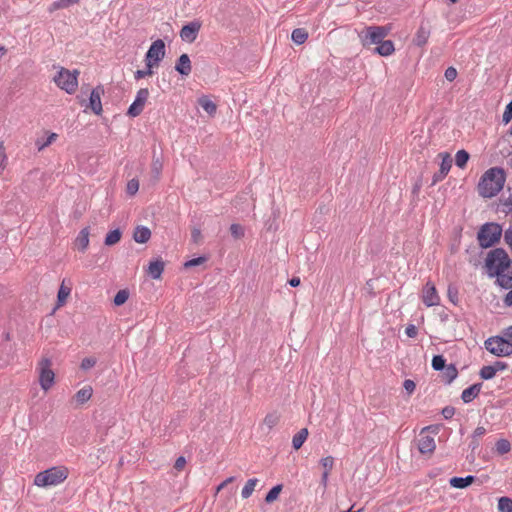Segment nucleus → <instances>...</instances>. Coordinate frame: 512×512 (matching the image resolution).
Listing matches in <instances>:
<instances>
[{
	"instance_id": "4c0bfd02",
	"label": "nucleus",
	"mask_w": 512,
	"mask_h": 512,
	"mask_svg": "<svg viewBox=\"0 0 512 512\" xmlns=\"http://www.w3.org/2000/svg\"><path fill=\"white\" fill-rule=\"evenodd\" d=\"M56 138H57V134L56 133H51L46 138V140H44V141L37 140L36 141V146H37L38 150L41 151L44 148L48 147L50 144H52L56 140Z\"/></svg>"
},
{
	"instance_id": "dca6fc26",
	"label": "nucleus",
	"mask_w": 512,
	"mask_h": 512,
	"mask_svg": "<svg viewBox=\"0 0 512 512\" xmlns=\"http://www.w3.org/2000/svg\"><path fill=\"white\" fill-rule=\"evenodd\" d=\"M482 383H475L468 388L464 389L461 394V399L464 403L472 402L480 393Z\"/></svg>"
},
{
	"instance_id": "473e14b6",
	"label": "nucleus",
	"mask_w": 512,
	"mask_h": 512,
	"mask_svg": "<svg viewBox=\"0 0 512 512\" xmlns=\"http://www.w3.org/2000/svg\"><path fill=\"white\" fill-rule=\"evenodd\" d=\"M499 512H512V499L508 497H500L498 500Z\"/></svg>"
},
{
	"instance_id": "4d7b16f0",
	"label": "nucleus",
	"mask_w": 512,
	"mask_h": 512,
	"mask_svg": "<svg viewBox=\"0 0 512 512\" xmlns=\"http://www.w3.org/2000/svg\"><path fill=\"white\" fill-rule=\"evenodd\" d=\"M186 464V459L183 456H180L176 459L174 468L178 471L182 470Z\"/></svg>"
},
{
	"instance_id": "72a5a7b5",
	"label": "nucleus",
	"mask_w": 512,
	"mask_h": 512,
	"mask_svg": "<svg viewBox=\"0 0 512 512\" xmlns=\"http://www.w3.org/2000/svg\"><path fill=\"white\" fill-rule=\"evenodd\" d=\"M479 375L483 380H490L496 375V373L492 365H487L481 368Z\"/></svg>"
},
{
	"instance_id": "cd10ccee",
	"label": "nucleus",
	"mask_w": 512,
	"mask_h": 512,
	"mask_svg": "<svg viewBox=\"0 0 512 512\" xmlns=\"http://www.w3.org/2000/svg\"><path fill=\"white\" fill-rule=\"evenodd\" d=\"M257 483H258L257 478L249 479L241 491L242 498H244V499L249 498L252 495L253 491L255 490Z\"/></svg>"
},
{
	"instance_id": "0eeeda50",
	"label": "nucleus",
	"mask_w": 512,
	"mask_h": 512,
	"mask_svg": "<svg viewBox=\"0 0 512 512\" xmlns=\"http://www.w3.org/2000/svg\"><path fill=\"white\" fill-rule=\"evenodd\" d=\"M485 348L498 357L512 354V342L504 335L502 337H491L485 341Z\"/></svg>"
},
{
	"instance_id": "5fc2aeb1",
	"label": "nucleus",
	"mask_w": 512,
	"mask_h": 512,
	"mask_svg": "<svg viewBox=\"0 0 512 512\" xmlns=\"http://www.w3.org/2000/svg\"><path fill=\"white\" fill-rule=\"evenodd\" d=\"M191 238H192V241L194 243H198L200 242V240L202 239V233H201V230L199 228H194L192 231H191Z\"/></svg>"
},
{
	"instance_id": "39448f33",
	"label": "nucleus",
	"mask_w": 512,
	"mask_h": 512,
	"mask_svg": "<svg viewBox=\"0 0 512 512\" xmlns=\"http://www.w3.org/2000/svg\"><path fill=\"white\" fill-rule=\"evenodd\" d=\"M79 71H70L60 67L57 74L53 77L54 83L68 94H73L78 87Z\"/></svg>"
},
{
	"instance_id": "a211bd4d",
	"label": "nucleus",
	"mask_w": 512,
	"mask_h": 512,
	"mask_svg": "<svg viewBox=\"0 0 512 512\" xmlns=\"http://www.w3.org/2000/svg\"><path fill=\"white\" fill-rule=\"evenodd\" d=\"M475 481V477L473 475H468L466 477H453L449 480V484L453 488L464 489L471 485Z\"/></svg>"
},
{
	"instance_id": "a19ab883",
	"label": "nucleus",
	"mask_w": 512,
	"mask_h": 512,
	"mask_svg": "<svg viewBox=\"0 0 512 512\" xmlns=\"http://www.w3.org/2000/svg\"><path fill=\"white\" fill-rule=\"evenodd\" d=\"M230 232L235 239H240L244 236V228L240 224H232Z\"/></svg>"
},
{
	"instance_id": "9d476101",
	"label": "nucleus",
	"mask_w": 512,
	"mask_h": 512,
	"mask_svg": "<svg viewBox=\"0 0 512 512\" xmlns=\"http://www.w3.org/2000/svg\"><path fill=\"white\" fill-rule=\"evenodd\" d=\"M149 97V91L147 88H142L137 92L136 98L128 109V115L136 117L143 111L145 102Z\"/></svg>"
},
{
	"instance_id": "052dcab7",
	"label": "nucleus",
	"mask_w": 512,
	"mask_h": 512,
	"mask_svg": "<svg viewBox=\"0 0 512 512\" xmlns=\"http://www.w3.org/2000/svg\"><path fill=\"white\" fill-rule=\"evenodd\" d=\"M234 481V477H229L227 478L226 480H224L218 487H217V492H219L220 490H222L225 486H227L229 483L233 482Z\"/></svg>"
},
{
	"instance_id": "6ab92c4d",
	"label": "nucleus",
	"mask_w": 512,
	"mask_h": 512,
	"mask_svg": "<svg viewBox=\"0 0 512 512\" xmlns=\"http://www.w3.org/2000/svg\"><path fill=\"white\" fill-rule=\"evenodd\" d=\"M151 237V231L145 226H137L135 228L133 239L137 243H146Z\"/></svg>"
},
{
	"instance_id": "7c9ffc66",
	"label": "nucleus",
	"mask_w": 512,
	"mask_h": 512,
	"mask_svg": "<svg viewBox=\"0 0 512 512\" xmlns=\"http://www.w3.org/2000/svg\"><path fill=\"white\" fill-rule=\"evenodd\" d=\"M442 371L447 383H451L458 375L456 367L452 364L446 366Z\"/></svg>"
},
{
	"instance_id": "6e6d98bb",
	"label": "nucleus",
	"mask_w": 512,
	"mask_h": 512,
	"mask_svg": "<svg viewBox=\"0 0 512 512\" xmlns=\"http://www.w3.org/2000/svg\"><path fill=\"white\" fill-rule=\"evenodd\" d=\"M504 240L506 244L512 249V225L505 231Z\"/></svg>"
},
{
	"instance_id": "f257e3e1",
	"label": "nucleus",
	"mask_w": 512,
	"mask_h": 512,
	"mask_svg": "<svg viewBox=\"0 0 512 512\" xmlns=\"http://www.w3.org/2000/svg\"><path fill=\"white\" fill-rule=\"evenodd\" d=\"M511 261L507 252L502 248L491 250L485 260V268L489 277H497V283L505 288L512 287V276H510Z\"/></svg>"
},
{
	"instance_id": "09e8293b",
	"label": "nucleus",
	"mask_w": 512,
	"mask_h": 512,
	"mask_svg": "<svg viewBox=\"0 0 512 512\" xmlns=\"http://www.w3.org/2000/svg\"><path fill=\"white\" fill-rule=\"evenodd\" d=\"M444 75H445V78L448 81H453L457 77V70L454 67H448L445 70V74Z\"/></svg>"
},
{
	"instance_id": "680f3d73",
	"label": "nucleus",
	"mask_w": 512,
	"mask_h": 512,
	"mask_svg": "<svg viewBox=\"0 0 512 512\" xmlns=\"http://www.w3.org/2000/svg\"><path fill=\"white\" fill-rule=\"evenodd\" d=\"M503 335L512 342V325L503 330Z\"/></svg>"
},
{
	"instance_id": "3c124183",
	"label": "nucleus",
	"mask_w": 512,
	"mask_h": 512,
	"mask_svg": "<svg viewBox=\"0 0 512 512\" xmlns=\"http://www.w3.org/2000/svg\"><path fill=\"white\" fill-rule=\"evenodd\" d=\"M405 334L409 337V338H415L418 334V330L416 328L415 325L413 324H409L406 329H405Z\"/></svg>"
},
{
	"instance_id": "4468645a",
	"label": "nucleus",
	"mask_w": 512,
	"mask_h": 512,
	"mask_svg": "<svg viewBox=\"0 0 512 512\" xmlns=\"http://www.w3.org/2000/svg\"><path fill=\"white\" fill-rule=\"evenodd\" d=\"M103 90L97 87L91 91L89 97V108L96 114L99 115L102 112L101 95Z\"/></svg>"
},
{
	"instance_id": "0e129e2a",
	"label": "nucleus",
	"mask_w": 512,
	"mask_h": 512,
	"mask_svg": "<svg viewBox=\"0 0 512 512\" xmlns=\"http://www.w3.org/2000/svg\"><path fill=\"white\" fill-rule=\"evenodd\" d=\"M328 477H329V473L328 471H324L322 476H321V484L326 487L327 486V482H328Z\"/></svg>"
},
{
	"instance_id": "aec40b11",
	"label": "nucleus",
	"mask_w": 512,
	"mask_h": 512,
	"mask_svg": "<svg viewBox=\"0 0 512 512\" xmlns=\"http://www.w3.org/2000/svg\"><path fill=\"white\" fill-rule=\"evenodd\" d=\"M381 56H390L394 51V43L391 40H382L374 49Z\"/></svg>"
},
{
	"instance_id": "2f4dec72",
	"label": "nucleus",
	"mask_w": 512,
	"mask_h": 512,
	"mask_svg": "<svg viewBox=\"0 0 512 512\" xmlns=\"http://www.w3.org/2000/svg\"><path fill=\"white\" fill-rule=\"evenodd\" d=\"M469 160V153L465 150H459L455 155V164L459 168H464Z\"/></svg>"
},
{
	"instance_id": "4be33fe9",
	"label": "nucleus",
	"mask_w": 512,
	"mask_h": 512,
	"mask_svg": "<svg viewBox=\"0 0 512 512\" xmlns=\"http://www.w3.org/2000/svg\"><path fill=\"white\" fill-rule=\"evenodd\" d=\"M198 105L210 116L216 113L217 106L207 96H202L198 99Z\"/></svg>"
},
{
	"instance_id": "9b49d317",
	"label": "nucleus",
	"mask_w": 512,
	"mask_h": 512,
	"mask_svg": "<svg viewBox=\"0 0 512 512\" xmlns=\"http://www.w3.org/2000/svg\"><path fill=\"white\" fill-rule=\"evenodd\" d=\"M429 428L430 427L423 428L417 439L418 450L421 454L432 453L436 448L434 438L425 434Z\"/></svg>"
},
{
	"instance_id": "393cba45",
	"label": "nucleus",
	"mask_w": 512,
	"mask_h": 512,
	"mask_svg": "<svg viewBox=\"0 0 512 512\" xmlns=\"http://www.w3.org/2000/svg\"><path fill=\"white\" fill-rule=\"evenodd\" d=\"M308 434V429L302 428L293 436L292 445L295 450H298L302 447L308 437Z\"/></svg>"
},
{
	"instance_id": "c85d7f7f",
	"label": "nucleus",
	"mask_w": 512,
	"mask_h": 512,
	"mask_svg": "<svg viewBox=\"0 0 512 512\" xmlns=\"http://www.w3.org/2000/svg\"><path fill=\"white\" fill-rule=\"evenodd\" d=\"M70 293H71V288L65 286V284L63 282L58 290V295H57L58 306H62L66 302Z\"/></svg>"
},
{
	"instance_id": "20e7f679",
	"label": "nucleus",
	"mask_w": 512,
	"mask_h": 512,
	"mask_svg": "<svg viewBox=\"0 0 512 512\" xmlns=\"http://www.w3.org/2000/svg\"><path fill=\"white\" fill-rule=\"evenodd\" d=\"M502 227L498 223L488 222L483 224L477 234V240L482 248H489L499 242L502 235Z\"/></svg>"
},
{
	"instance_id": "ea45409f",
	"label": "nucleus",
	"mask_w": 512,
	"mask_h": 512,
	"mask_svg": "<svg viewBox=\"0 0 512 512\" xmlns=\"http://www.w3.org/2000/svg\"><path fill=\"white\" fill-rule=\"evenodd\" d=\"M139 190V181L137 179H131L127 183L126 192L130 196L135 195Z\"/></svg>"
},
{
	"instance_id": "603ef678",
	"label": "nucleus",
	"mask_w": 512,
	"mask_h": 512,
	"mask_svg": "<svg viewBox=\"0 0 512 512\" xmlns=\"http://www.w3.org/2000/svg\"><path fill=\"white\" fill-rule=\"evenodd\" d=\"M404 389L407 391L408 394H412L416 388V385L414 381L410 379H406L403 383Z\"/></svg>"
},
{
	"instance_id": "c756f323",
	"label": "nucleus",
	"mask_w": 512,
	"mask_h": 512,
	"mask_svg": "<svg viewBox=\"0 0 512 512\" xmlns=\"http://www.w3.org/2000/svg\"><path fill=\"white\" fill-rule=\"evenodd\" d=\"M121 239V232L119 229L110 231L105 237V245L112 246L118 243Z\"/></svg>"
},
{
	"instance_id": "423d86ee",
	"label": "nucleus",
	"mask_w": 512,
	"mask_h": 512,
	"mask_svg": "<svg viewBox=\"0 0 512 512\" xmlns=\"http://www.w3.org/2000/svg\"><path fill=\"white\" fill-rule=\"evenodd\" d=\"M386 26H367L360 33L359 38L364 47L378 45L389 33Z\"/></svg>"
},
{
	"instance_id": "37998d69",
	"label": "nucleus",
	"mask_w": 512,
	"mask_h": 512,
	"mask_svg": "<svg viewBox=\"0 0 512 512\" xmlns=\"http://www.w3.org/2000/svg\"><path fill=\"white\" fill-rule=\"evenodd\" d=\"M512 120V100L506 106L504 113L502 115V121L505 124H508Z\"/></svg>"
},
{
	"instance_id": "49530a36",
	"label": "nucleus",
	"mask_w": 512,
	"mask_h": 512,
	"mask_svg": "<svg viewBox=\"0 0 512 512\" xmlns=\"http://www.w3.org/2000/svg\"><path fill=\"white\" fill-rule=\"evenodd\" d=\"M278 422V416L275 415V414H269L265 417L264 419V424L268 427V428H272L274 427Z\"/></svg>"
},
{
	"instance_id": "b1692460",
	"label": "nucleus",
	"mask_w": 512,
	"mask_h": 512,
	"mask_svg": "<svg viewBox=\"0 0 512 512\" xmlns=\"http://www.w3.org/2000/svg\"><path fill=\"white\" fill-rule=\"evenodd\" d=\"M164 270V263L160 260L150 262L148 273L153 279H159Z\"/></svg>"
},
{
	"instance_id": "bb28decb",
	"label": "nucleus",
	"mask_w": 512,
	"mask_h": 512,
	"mask_svg": "<svg viewBox=\"0 0 512 512\" xmlns=\"http://www.w3.org/2000/svg\"><path fill=\"white\" fill-rule=\"evenodd\" d=\"M291 38L294 43L301 45L307 40L308 33L305 29L296 28L292 31Z\"/></svg>"
},
{
	"instance_id": "f8f14e48",
	"label": "nucleus",
	"mask_w": 512,
	"mask_h": 512,
	"mask_svg": "<svg viewBox=\"0 0 512 512\" xmlns=\"http://www.w3.org/2000/svg\"><path fill=\"white\" fill-rule=\"evenodd\" d=\"M200 29L201 23L199 21H192L182 27L180 37L183 41L192 43L196 40Z\"/></svg>"
},
{
	"instance_id": "58836bf2",
	"label": "nucleus",
	"mask_w": 512,
	"mask_h": 512,
	"mask_svg": "<svg viewBox=\"0 0 512 512\" xmlns=\"http://www.w3.org/2000/svg\"><path fill=\"white\" fill-rule=\"evenodd\" d=\"M445 359L442 355H436L432 359V367L434 370L442 371L445 367Z\"/></svg>"
},
{
	"instance_id": "6e6552de",
	"label": "nucleus",
	"mask_w": 512,
	"mask_h": 512,
	"mask_svg": "<svg viewBox=\"0 0 512 512\" xmlns=\"http://www.w3.org/2000/svg\"><path fill=\"white\" fill-rule=\"evenodd\" d=\"M165 57V43L162 39L154 41L145 56V64L148 68H154L159 65Z\"/></svg>"
},
{
	"instance_id": "c03bdc74",
	"label": "nucleus",
	"mask_w": 512,
	"mask_h": 512,
	"mask_svg": "<svg viewBox=\"0 0 512 512\" xmlns=\"http://www.w3.org/2000/svg\"><path fill=\"white\" fill-rule=\"evenodd\" d=\"M162 170V164L159 162V160H155L152 163V173L154 180L157 181L160 177V173Z\"/></svg>"
},
{
	"instance_id": "338daca9",
	"label": "nucleus",
	"mask_w": 512,
	"mask_h": 512,
	"mask_svg": "<svg viewBox=\"0 0 512 512\" xmlns=\"http://www.w3.org/2000/svg\"><path fill=\"white\" fill-rule=\"evenodd\" d=\"M505 206L509 207V211H512V196L505 202Z\"/></svg>"
},
{
	"instance_id": "2eb2a0df",
	"label": "nucleus",
	"mask_w": 512,
	"mask_h": 512,
	"mask_svg": "<svg viewBox=\"0 0 512 512\" xmlns=\"http://www.w3.org/2000/svg\"><path fill=\"white\" fill-rule=\"evenodd\" d=\"M175 70L182 76H188L192 71L191 61L187 54H182L175 65Z\"/></svg>"
},
{
	"instance_id": "a878e982",
	"label": "nucleus",
	"mask_w": 512,
	"mask_h": 512,
	"mask_svg": "<svg viewBox=\"0 0 512 512\" xmlns=\"http://www.w3.org/2000/svg\"><path fill=\"white\" fill-rule=\"evenodd\" d=\"M441 158H442V161L440 163V172H441V177H446V175L448 174V172L450 171L451 167H452V159L450 157L449 154L447 153H442L440 154Z\"/></svg>"
},
{
	"instance_id": "7ed1b4c3",
	"label": "nucleus",
	"mask_w": 512,
	"mask_h": 512,
	"mask_svg": "<svg viewBox=\"0 0 512 512\" xmlns=\"http://www.w3.org/2000/svg\"><path fill=\"white\" fill-rule=\"evenodd\" d=\"M68 477V470L63 466H55L39 472L34 478V485L38 487L56 486Z\"/></svg>"
},
{
	"instance_id": "ddd939ff",
	"label": "nucleus",
	"mask_w": 512,
	"mask_h": 512,
	"mask_svg": "<svg viewBox=\"0 0 512 512\" xmlns=\"http://www.w3.org/2000/svg\"><path fill=\"white\" fill-rule=\"evenodd\" d=\"M422 301L427 307L436 306L440 302L436 288L431 282H427L423 288Z\"/></svg>"
},
{
	"instance_id": "f03ea898",
	"label": "nucleus",
	"mask_w": 512,
	"mask_h": 512,
	"mask_svg": "<svg viewBox=\"0 0 512 512\" xmlns=\"http://www.w3.org/2000/svg\"><path fill=\"white\" fill-rule=\"evenodd\" d=\"M506 174L501 167H492L484 172L478 183V193L483 198L496 196L504 187Z\"/></svg>"
},
{
	"instance_id": "f704fd0d",
	"label": "nucleus",
	"mask_w": 512,
	"mask_h": 512,
	"mask_svg": "<svg viewBox=\"0 0 512 512\" xmlns=\"http://www.w3.org/2000/svg\"><path fill=\"white\" fill-rule=\"evenodd\" d=\"M128 298H129V292L127 290H125V289L119 290L116 293L113 302L116 306H121L128 300Z\"/></svg>"
},
{
	"instance_id": "79ce46f5",
	"label": "nucleus",
	"mask_w": 512,
	"mask_h": 512,
	"mask_svg": "<svg viewBox=\"0 0 512 512\" xmlns=\"http://www.w3.org/2000/svg\"><path fill=\"white\" fill-rule=\"evenodd\" d=\"M320 464L323 466L325 471L328 473L332 470L334 465V458L332 456H327L321 459Z\"/></svg>"
},
{
	"instance_id": "bf43d9fd",
	"label": "nucleus",
	"mask_w": 512,
	"mask_h": 512,
	"mask_svg": "<svg viewBox=\"0 0 512 512\" xmlns=\"http://www.w3.org/2000/svg\"><path fill=\"white\" fill-rule=\"evenodd\" d=\"M486 433V429L482 426L477 427L473 432V437L478 438L482 437Z\"/></svg>"
},
{
	"instance_id": "e2e57ef3",
	"label": "nucleus",
	"mask_w": 512,
	"mask_h": 512,
	"mask_svg": "<svg viewBox=\"0 0 512 512\" xmlns=\"http://www.w3.org/2000/svg\"><path fill=\"white\" fill-rule=\"evenodd\" d=\"M504 302L507 306H512V289L505 296Z\"/></svg>"
},
{
	"instance_id": "13d9d810",
	"label": "nucleus",
	"mask_w": 512,
	"mask_h": 512,
	"mask_svg": "<svg viewBox=\"0 0 512 512\" xmlns=\"http://www.w3.org/2000/svg\"><path fill=\"white\" fill-rule=\"evenodd\" d=\"M492 366L495 369V373H497L498 371H503L508 367V365L502 361H496Z\"/></svg>"
},
{
	"instance_id": "774afa93",
	"label": "nucleus",
	"mask_w": 512,
	"mask_h": 512,
	"mask_svg": "<svg viewBox=\"0 0 512 512\" xmlns=\"http://www.w3.org/2000/svg\"><path fill=\"white\" fill-rule=\"evenodd\" d=\"M444 178L445 177H441V172L439 171L437 174L434 175V182L440 181Z\"/></svg>"
},
{
	"instance_id": "a18cd8bd",
	"label": "nucleus",
	"mask_w": 512,
	"mask_h": 512,
	"mask_svg": "<svg viewBox=\"0 0 512 512\" xmlns=\"http://www.w3.org/2000/svg\"><path fill=\"white\" fill-rule=\"evenodd\" d=\"M152 74H153V68H148L146 66L145 70H137L134 73V77L136 80H139V79L145 78L147 76H151Z\"/></svg>"
},
{
	"instance_id": "5701e85b",
	"label": "nucleus",
	"mask_w": 512,
	"mask_h": 512,
	"mask_svg": "<svg viewBox=\"0 0 512 512\" xmlns=\"http://www.w3.org/2000/svg\"><path fill=\"white\" fill-rule=\"evenodd\" d=\"M75 245L80 251L86 250V248L89 245V229L88 228H83L79 232V234L76 238V241H75Z\"/></svg>"
},
{
	"instance_id": "412c9836",
	"label": "nucleus",
	"mask_w": 512,
	"mask_h": 512,
	"mask_svg": "<svg viewBox=\"0 0 512 512\" xmlns=\"http://www.w3.org/2000/svg\"><path fill=\"white\" fill-rule=\"evenodd\" d=\"M92 394H93L92 387L85 386L76 392L74 399L78 404L82 405L91 399Z\"/></svg>"
},
{
	"instance_id": "c9c22d12",
	"label": "nucleus",
	"mask_w": 512,
	"mask_h": 512,
	"mask_svg": "<svg viewBox=\"0 0 512 512\" xmlns=\"http://www.w3.org/2000/svg\"><path fill=\"white\" fill-rule=\"evenodd\" d=\"M511 449V444L506 439H500L496 442V451L499 454H505L508 453Z\"/></svg>"
},
{
	"instance_id": "69168bd1",
	"label": "nucleus",
	"mask_w": 512,
	"mask_h": 512,
	"mask_svg": "<svg viewBox=\"0 0 512 512\" xmlns=\"http://www.w3.org/2000/svg\"><path fill=\"white\" fill-rule=\"evenodd\" d=\"M289 284L292 286V287H297L300 285V279L298 277H293L290 281H289Z\"/></svg>"
},
{
	"instance_id": "1a4fd4ad",
	"label": "nucleus",
	"mask_w": 512,
	"mask_h": 512,
	"mask_svg": "<svg viewBox=\"0 0 512 512\" xmlns=\"http://www.w3.org/2000/svg\"><path fill=\"white\" fill-rule=\"evenodd\" d=\"M51 360L44 358L39 363V384L45 391L49 390L54 384L55 374L51 369Z\"/></svg>"
},
{
	"instance_id": "864d4df0",
	"label": "nucleus",
	"mask_w": 512,
	"mask_h": 512,
	"mask_svg": "<svg viewBox=\"0 0 512 512\" xmlns=\"http://www.w3.org/2000/svg\"><path fill=\"white\" fill-rule=\"evenodd\" d=\"M442 415L445 419H450L454 416L455 414V409L454 407H451V406H446L442 409Z\"/></svg>"
},
{
	"instance_id": "f3484780",
	"label": "nucleus",
	"mask_w": 512,
	"mask_h": 512,
	"mask_svg": "<svg viewBox=\"0 0 512 512\" xmlns=\"http://www.w3.org/2000/svg\"><path fill=\"white\" fill-rule=\"evenodd\" d=\"M430 37V28L421 24L415 34L413 42L415 45L422 47L424 46Z\"/></svg>"
},
{
	"instance_id": "8fccbe9b",
	"label": "nucleus",
	"mask_w": 512,
	"mask_h": 512,
	"mask_svg": "<svg viewBox=\"0 0 512 512\" xmlns=\"http://www.w3.org/2000/svg\"><path fill=\"white\" fill-rule=\"evenodd\" d=\"M206 261L205 257H197L194 259H191L185 263V267H194L198 266Z\"/></svg>"
},
{
	"instance_id": "de8ad7c7",
	"label": "nucleus",
	"mask_w": 512,
	"mask_h": 512,
	"mask_svg": "<svg viewBox=\"0 0 512 512\" xmlns=\"http://www.w3.org/2000/svg\"><path fill=\"white\" fill-rule=\"evenodd\" d=\"M96 364V359L93 357H86L81 362V369L88 370Z\"/></svg>"
},
{
	"instance_id": "e433bc0d",
	"label": "nucleus",
	"mask_w": 512,
	"mask_h": 512,
	"mask_svg": "<svg viewBox=\"0 0 512 512\" xmlns=\"http://www.w3.org/2000/svg\"><path fill=\"white\" fill-rule=\"evenodd\" d=\"M281 490H282V486H281V485H276V486H274V487H273L272 489H270V491L267 493V495H266V497H265V501H266L267 503H271V502L275 501V500L278 498V496H279V494H280Z\"/></svg>"
}]
</instances>
